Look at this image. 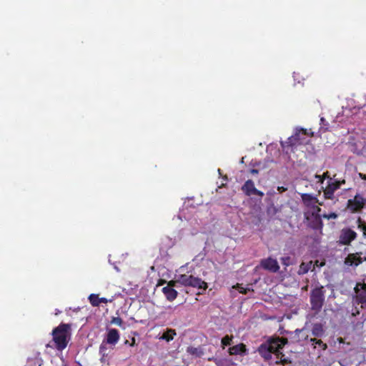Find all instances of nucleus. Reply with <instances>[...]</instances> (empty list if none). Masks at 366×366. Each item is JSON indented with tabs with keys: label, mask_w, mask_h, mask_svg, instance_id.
<instances>
[{
	"label": "nucleus",
	"mask_w": 366,
	"mask_h": 366,
	"mask_svg": "<svg viewBox=\"0 0 366 366\" xmlns=\"http://www.w3.org/2000/svg\"><path fill=\"white\" fill-rule=\"evenodd\" d=\"M71 325L61 323L52 330V340L58 350H63L67 346L70 336Z\"/></svg>",
	"instance_id": "2"
},
{
	"label": "nucleus",
	"mask_w": 366,
	"mask_h": 366,
	"mask_svg": "<svg viewBox=\"0 0 366 366\" xmlns=\"http://www.w3.org/2000/svg\"><path fill=\"white\" fill-rule=\"evenodd\" d=\"M233 335H225L221 340V346L222 349H224L226 347L229 346L232 343Z\"/></svg>",
	"instance_id": "22"
},
{
	"label": "nucleus",
	"mask_w": 366,
	"mask_h": 366,
	"mask_svg": "<svg viewBox=\"0 0 366 366\" xmlns=\"http://www.w3.org/2000/svg\"><path fill=\"white\" fill-rule=\"evenodd\" d=\"M327 130V127H321L320 129V132H325Z\"/></svg>",
	"instance_id": "37"
},
{
	"label": "nucleus",
	"mask_w": 366,
	"mask_h": 366,
	"mask_svg": "<svg viewBox=\"0 0 366 366\" xmlns=\"http://www.w3.org/2000/svg\"><path fill=\"white\" fill-rule=\"evenodd\" d=\"M317 205L322 206V205H323V202H320V201L318 200V202L317 203Z\"/></svg>",
	"instance_id": "43"
},
{
	"label": "nucleus",
	"mask_w": 366,
	"mask_h": 366,
	"mask_svg": "<svg viewBox=\"0 0 366 366\" xmlns=\"http://www.w3.org/2000/svg\"><path fill=\"white\" fill-rule=\"evenodd\" d=\"M356 294L355 297V303L360 304L362 309L366 308V283L357 282L354 288Z\"/></svg>",
	"instance_id": "6"
},
{
	"label": "nucleus",
	"mask_w": 366,
	"mask_h": 366,
	"mask_svg": "<svg viewBox=\"0 0 366 366\" xmlns=\"http://www.w3.org/2000/svg\"><path fill=\"white\" fill-rule=\"evenodd\" d=\"M187 352L191 355H198V349L196 347H188Z\"/></svg>",
	"instance_id": "31"
},
{
	"label": "nucleus",
	"mask_w": 366,
	"mask_h": 366,
	"mask_svg": "<svg viewBox=\"0 0 366 366\" xmlns=\"http://www.w3.org/2000/svg\"><path fill=\"white\" fill-rule=\"evenodd\" d=\"M113 301V298L112 299H107L105 297H99V302L100 303H107V302H112Z\"/></svg>",
	"instance_id": "32"
},
{
	"label": "nucleus",
	"mask_w": 366,
	"mask_h": 366,
	"mask_svg": "<svg viewBox=\"0 0 366 366\" xmlns=\"http://www.w3.org/2000/svg\"><path fill=\"white\" fill-rule=\"evenodd\" d=\"M318 264V261L317 260V261L315 262V264H316L317 266H318V264Z\"/></svg>",
	"instance_id": "47"
},
{
	"label": "nucleus",
	"mask_w": 366,
	"mask_h": 366,
	"mask_svg": "<svg viewBox=\"0 0 366 366\" xmlns=\"http://www.w3.org/2000/svg\"><path fill=\"white\" fill-rule=\"evenodd\" d=\"M164 283H165V281L162 280V282H161L162 285H163Z\"/></svg>",
	"instance_id": "46"
},
{
	"label": "nucleus",
	"mask_w": 366,
	"mask_h": 366,
	"mask_svg": "<svg viewBox=\"0 0 366 366\" xmlns=\"http://www.w3.org/2000/svg\"><path fill=\"white\" fill-rule=\"evenodd\" d=\"M247 347L244 343H239L238 345L230 347L228 350V352L230 355H238L246 354Z\"/></svg>",
	"instance_id": "16"
},
{
	"label": "nucleus",
	"mask_w": 366,
	"mask_h": 366,
	"mask_svg": "<svg viewBox=\"0 0 366 366\" xmlns=\"http://www.w3.org/2000/svg\"><path fill=\"white\" fill-rule=\"evenodd\" d=\"M99 295H96V294H91L89 296V302L93 307H99Z\"/></svg>",
	"instance_id": "23"
},
{
	"label": "nucleus",
	"mask_w": 366,
	"mask_h": 366,
	"mask_svg": "<svg viewBox=\"0 0 366 366\" xmlns=\"http://www.w3.org/2000/svg\"><path fill=\"white\" fill-rule=\"evenodd\" d=\"M324 264H325V263H321L320 266H323Z\"/></svg>",
	"instance_id": "48"
},
{
	"label": "nucleus",
	"mask_w": 366,
	"mask_h": 366,
	"mask_svg": "<svg viewBox=\"0 0 366 366\" xmlns=\"http://www.w3.org/2000/svg\"><path fill=\"white\" fill-rule=\"evenodd\" d=\"M303 330H304V329H297L295 332V333L298 334V333L302 332Z\"/></svg>",
	"instance_id": "39"
},
{
	"label": "nucleus",
	"mask_w": 366,
	"mask_h": 366,
	"mask_svg": "<svg viewBox=\"0 0 366 366\" xmlns=\"http://www.w3.org/2000/svg\"><path fill=\"white\" fill-rule=\"evenodd\" d=\"M215 364L217 366H223V360H215Z\"/></svg>",
	"instance_id": "34"
},
{
	"label": "nucleus",
	"mask_w": 366,
	"mask_h": 366,
	"mask_svg": "<svg viewBox=\"0 0 366 366\" xmlns=\"http://www.w3.org/2000/svg\"><path fill=\"white\" fill-rule=\"evenodd\" d=\"M359 314H360V311H359V310L356 307V308H355V311H353V312H352V315L355 317V316L358 315Z\"/></svg>",
	"instance_id": "35"
},
{
	"label": "nucleus",
	"mask_w": 366,
	"mask_h": 366,
	"mask_svg": "<svg viewBox=\"0 0 366 366\" xmlns=\"http://www.w3.org/2000/svg\"><path fill=\"white\" fill-rule=\"evenodd\" d=\"M319 339L317 338H310V342H311L312 345L314 348L316 347V341H318Z\"/></svg>",
	"instance_id": "33"
},
{
	"label": "nucleus",
	"mask_w": 366,
	"mask_h": 366,
	"mask_svg": "<svg viewBox=\"0 0 366 366\" xmlns=\"http://www.w3.org/2000/svg\"><path fill=\"white\" fill-rule=\"evenodd\" d=\"M297 131L301 133V135L303 137H305L304 136H310V137L314 136V133L312 132H308L306 129H300Z\"/></svg>",
	"instance_id": "28"
},
{
	"label": "nucleus",
	"mask_w": 366,
	"mask_h": 366,
	"mask_svg": "<svg viewBox=\"0 0 366 366\" xmlns=\"http://www.w3.org/2000/svg\"><path fill=\"white\" fill-rule=\"evenodd\" d=\"M233 287L237 289L239 291V292L241 294H247V292L250 290L249 288H244V287H242V285L241 284H239V283H237Z\"/></svg>",
	"instance_id": "27"
},
{
	"label": "nucleus",
	"mask_w": 366,
	"mask_h": 366,
	"mask_svg": "<svg viewBox=\"0 0 366 366\" xmlns=\"http://www.w3.org/2000/svg\"><path fill=\"white\" fill-rule=\"evenodd\" d=\"M177 335L175 330L174 329H167L166 331H164L162 334V340H164L167 342H169L174 339V337Z\"/></svg>",
	"instance_id": "19"
},
{
	"label": "nucleus",
	"mask_w": 366,
	"mask_h": 366,
	"mask_svg": "<svg viewBox=\"0 0 366 366\" xmlns=\"http://www.w3.org/2000/svg\"><path fill=\"white\" fill-rule=\"evenodd\" d=\"M327 174H328V172L324 173L323 175H322L323 179L327 177H328Z\"/></svg>",
	"instance_id": "42"
},
{
	"label": "nucleus",
	"mask_w": 366,
	"mask_h": 366,
	"mask_svg": "<svg viewBox=\"0 0 366 366\" xmlns=\"http://www.w3.org/2000/svg\"><path fill=\"white\" fill-rule=\"evenodd\" d=\"M312 334L315 337H322L325 335V330L321 323H315L312 328Z\"/></svg>",
	"instance_id": "18"
},
{
	"label": "nucleus",
	"mask_w": 366,
	"mask_h": 366,
	"mask_svg": "<svg viewBox=\"0 0 366 366\" xmlns=\"http://www.w3.org/2000/svg\"><path fill=\"white\" fill-rule=\"evenodd\" d=\"M134 344H135V339L132 338V344L130 345L131 346H134Z\"/></svg>",
	"instance_id": "44"
},
{
	"label": "nucleus",
	"mask_w": 366,
	"mask_h": 366,
	"mask_svg": "<svg viewBox=\"0 0 366 366\" xmlns=\"http://www.w3.org/2000/svg\"><path fill=\"white\" fill-rule=\"evenodd\" d=\"M301 199L304 205L310 209L314 207L318 202V199L316 197L308 193L302 194Z\"/></svg>",
	"instance_id": "14"
},
{
	"label": "nucleus",
	"mask_w": 366,
	"mask_h": 366,
	"mask_svg": "<svg viewBox=\"0 0 366 366\" xmlns=\"http://www.w3.org/2000/svg\"><path fill=\"white\" fill-rule=\"evenodd\" d=\"M337 217H338V215L335 212H331V213H330L328 214H324L322 215V217L325 218V219H337Z\"/></svg>",
	"instance_id": "29"
},
{
	"label": "nucleus",
	"mask_w": 366,
	"mask_h": 366,
	"mask_svg": "<svg viewBox=\"0 0 366 366\" xmlns=\"http://www.w3.org/2000/svg\"><path fill=\"white\" fill-rule=\"evenodd\" d=\"M287 342L286 337H269L258 347L257 352L264 361H269L272 359V354L277 352L278 349H282Z\"/></svg>",
	"instance_id": "1"
},
{
	"label": "nucleus",
	"mask_w": 366,
	"mask_h": 366,
	"mask_svg": "<svg viewBox=\"0 0 366 366\" xmlns=\"http://www.w3.org/2000/svg\"><path fill=\"white\" fill-rule=\"evenodd\" d=\"M366 204V199L360 194L347 201V209L352 213L360 211Z\"/></svg>",
	"instance_id": "8"
},
{
	"label": "nucleus",
	"mask_w": 366,
	"mask_h": 366,
	"mask_svg": "<svg viewBox=\"0 0 366 366\" xmlns=\"http://www.w3.org/2000/svg\"><path fill=\"white\" fill-rule=\"evenodd\" d=\"M362 178L366 179V176L365 175L362 176Z\"/></svg>",
	"instance_id": "49"
},
{
	"label": "nucleus",
	"mask_w": 366,
	"mask_h": 366,
	"mask_svg": "<svg viewBox=\"0 0 366 366\" xmlns=\"http://www.w3.org/2000/svg\"><path fill=\"white\" fill-rule=\"evenodd\" d=\"M308 140L306 139L305 137H303L301 135V133L297 131L292 136L290 137L285 142H281L282 147L287 150V152H288V150L290 148L292 149L293 147H296L298 145L307 144ZM292 151V149H291Z\"/></svg>",
	"instance_id": "5"
},
{
	"label": "nucleus",
	"mask_w": 366,
	"mask_h": 366,
	"mask_svg": "<svg viewBox=\"0 0 366 366\" xmlns=\"http://www.w3.org/2000/svg\"><path fill=\"white\" fill-rule=\"evenodd\" d=\"M282 349H278L277 352H274V355L277 359L274 362L275 365H285L287 364H291V360L289 357H285V354L280 351Z\"/></svg>",
	"instance_id": "17"
},
{
	"label": "nucleus",
	"mask_w": 366,
	"mask_h": 366,
	"mask_svg": "<svg viewBox=\"0 0 366 366\" xmlns=\"http://www.w3.org/2000/svg\"><path fill=\"white\" fill-rule=\"evenodd\" d=\"M345 180L342 181H337L334 180L332 181V179H330V181L328 182V184L324 189V197L325 199H334V193L336 190L340 189V186L342 184H345Z\"/></svg>",
	"instance_id": "9"
},
{
	"label": "nucleus",
	"mask_w": 366,
	"mask_h": 366,
	"mask_svg": "<svg viewBox=\"0 0 366 366\" xmlns=\"http://www.w3.org/2000/svg\"><path fill=\"white\" fill-rule=\"evenodd\" d=\"M337 341H338L340 343H345L344 339H343V338H342V337H338V338H337Z\"/></svg>",
	"instance_id": "40"
},
{
	"label": "nucleus",
	"mask_w": 366,
	"mask_h": 366,
	"mask_svg": "<svg viewBox=\"0 0 366 366\" xmlns=\"http://www.w3.org/2000/svg\"><path fill=\"white\" fill-rule=\"evenodd\" d=\"M242 190L247 196L257 195L260 197L264 196V193L254 187V184L251 179H248L244 182L242 187Z\"/></svg>",
	"instance_id": "10"
},
{
	"label": "nucleus",
	"mask_w": 366,
	"mask_h": 366,
	"mask_svg": "<svg viewBox=\"0 0 366 366\" xmlns=\"http://www.w3.org/2000/svg\"><path fill=\"white\" fill-rule=\"evenodd\" d=\"M325 290L323 286L315 287L310 292V302L311 310L316 314L319 313L325 303Z\"/></svg>",
	"instance_id": "3"
},
{
	"label": "nucleus",
	"mask_w": 366,
	"mask_h": 366,
	"mask_svg": "<svg viewBox=\"0 0 366 366\" xmlns=\"http://www.w3.org/2000/svg\"><path fill=\"white\" fill-rule=\"evenodd\" d=\"M362 252H355L349 254L345 259V264L350 267H357L366 261V257L364 259L361 257Z\"/></svg>",
	"instance_id": "12"
},
{
	"label": "nucleus",
	"mask_w": 366,
	"mask_h": 366,
	"mask_svg": "<svg viewBox=\"0 0 366 366\" xmlns=\"http://www.w3.org/2000/svg\"><path fill=\"white\" fill-rule=\"evenodd\" d=\"M362 178L366 179V176L365 175L362 176Z\"/></svg>",
	"instance_id": "50"
},
{
	"label": "nucleus",
	"mask_w": 366,
	"mask_h": 366,
	"mask_svg": "<svg viewBox=\"0 0 366 366\" xmlns=\"http://www.w3.org/2000/svg\"><path fill=\"white\" fill-rule=\"evenodd\" d=\"M316 177L319 179V181L320 182H323V177L322 176H320V175H316Z\"/></svg>",
	"instance_id": "38"
},
{
	"label": "nucleus",
	"mask_w": 366,
	"mask_h": 366,
	"mask_svg": "<svg viewBox=\"0 0 366 366\" xmlns=\"http://www.w3.org/2000/svg\"><path fill=\"white\" fill-rule=\"evenodd\" d=\"M311 209L312 211V216L315 217V220L320 224V226H322V222L321 220V216L320 214V212H321V208L315 204L314 207H312Z\"/></svg>",
	"instance_id": "21"
},
{
	"label": "nucleus",
	"mask_w": 366,
	"mask_h": 366,
	"mask_svg": "<svg viewBox=\"0 0 366 366\" xmlns=\"http://www.w3.org/2000/svg\"><path fill=\"white\" fill-rule=\"evenodd\" d=\"M357 227L362 230L363 237H366V223L360 217L357 218Z\"/></svg>",
	"instance_id": "24"
},
{
	"label": "nucleus",
	"mask_w": 366,
	"mask_h": 366,
	"mask_svg": "<svg viewBox=\"0 0 366 366\" xmlns=\"http://www.w3.org/2000/svg\"><path fill=\"white\" fill-rule=\"evenodd\" d=\"M357 237V233L350 228L345 227L340 231L338 244L341 245H350Z\"/></svg>",
	"instance_id": "7"
},
{
	"label": "nucleus",
	"mask_w": 366,
	"mask_h": 366,
	"mask_svg": "<svg viewBox=\"0 0 366 366\" xmlns=\"http://www.w3.org/2000/svg\"><path fill=\"white\" fill-rule=\"evenodd\" d=\"M250 173L252 174H257L259 173V171L257 169H250Z\"/></svg>",
	"instance_id": "36"
},
{
	"label": "nucleus",
	"mask_w": 366,
	"mask_h": 366,
	"mask_svg": "<svg viewBox=\"0 0 366 366\" xmlns=\"http://www.w3.org/2000/svg\"><path fill=\"white\" fill-rule=\"evenodd\" d=\"M111 323L113 325H118L121 327H123L124 322H123L122 319L119 317H113L111 320Z\"/></svg>",
	"instance_id": "25"
},
{
	"label": "nucleus",
	"mask_w": 366,
	"mask_h": 366,
	"mask_svg": "<svg viewBox=\"0 0 366 366\" xmlns=\"http://www.w3.org/2000/svg\"><path fill=\"white\" fill-rule=\"evenodd\" d=\"M177 282L184 287H192L203 290H206L208 287L206 282L192 274H180L177 280Z\"/></svg>",
	"instance_id": "4"
},
{
	"label": "nucleus",
	"mask_w": 366,
	"mask_h": 366,
	"mask_svg": "<svg viewBox=\"0 0 366 366\" xmlns=\"http://www.w3.org/2000/svg\"><path fill=\"white\" fill-rule=\"evenodd\" d=\"M316 345L321 347L322 350H326L327 349V344L323 342L321 340H318V341H316Z\"/></svg>",
	"instance_id": "30"
},
{
	"label": "nucleus",
	"mask_w": 366,
	"mask_h": 366,
	"mask_svg": "<svg viewBox=\"0 0 366 366\" xmlns=\"http://www.w3.org/2000/svg\"><path fill=\"white\" fill-rule=\"evenodd\" d=\"M160 286V279L157 280V287Z\"/></svg>",
	"instance_id": "45"
},
{
	"label": "nucleus",
	"mask_w": 366,
	"mask_h": 366,
	"mask_svg": "<svg viewBox=\"0 0 366 366\" xmlns=\"http://www.w3.org/2000/svg\"><path fill=\"white\" fill-rule=\"evenodd\" d=\"M260 266L264 269L274 273L277 272L280 269V266L277 259L272 257L262 259L260 261Z\"/></svg>",
	"instance_id": "11"
},
{
	"label": "nucleus",
	"mask_w": 366,
	"mask_h": 366,
	"mask_svg": "<svg viewBox=\"0 0 366 366\" xmlns=\"http://www.w3.org/2000/svg\"><path fill=\"white\" fill-rule=\"evenodd\" d=\"M178 284L176 281L169 282L167 286L162 289V292L164 294L167 299L169 301L174 300L177 296V292L174 289V287Z\"/></svg>",
	"instance_id": "13"
},
{
	"label": "nucleus",
	"mask_w": 366,
	"mask_h": 366,
	"mask_svg": "<svg viewBox=\"0 0 366 366\" xmlns=\"http://www.w3.org/2000/svg\"><path fill=\"white\" fill-rule=\"evenodd\" d=\"M312 264V261H310L309 262H302L300 265L299 270L297 272L298 274L302 275L308 272V271L311 269V266Z\"/></svg>",
	"instance_id": "20"
},
{
	"label": "nucleus",
	"mask_w": 366,
	"mask_h": 366,
	"mask_svg": "<svg viewBox=\"0 0 366 366\" xmlns=\"http://www.w3.org/2000/svg\"><path fill=\"white\" fill-rule=\"evenodd\" d=\"M320 122H321V124H322L325 125V118H324V117H322V118L320 119Z\"/></svg>",
	"instance_id": "41"
},
{
	"label": "nucleus",
	"mask_w": 366,
	"mask_h": 366,
	"mask_svg": "<svg viewBox=\"0 0 366 366\" xmlns=\"http://www.w3.org/2000/svg\"><path fill=\"white\" fill-rule=\"evenodd\" d=\"M280 260H281L282 264L286 267H288V266L292 264V261L290 256L282 257H281Z\"/></svg>",
	"instance_id": "26"
},
{
	"label": "nucleus",
	"mask_w": 366,
	"mask_h": 366,
	"mask_svg": "<svg viewBox=\"0 0 366 366\" xmlns=\"http://www.w3.org/2000/svg\"><path fill=\"white\" fill-rule=\"evenodd\" d=\"M119 332L117 329L112 328L108 330L106 337V342L107 344L115 345L119 342Z\"/></svg>",
	"instance_id": "15"
}]
</instances>
